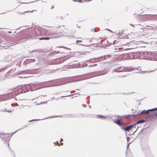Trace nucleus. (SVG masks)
<instances>
[{
  "instance_id": "5",
  "label": "nucleus",
  "mask_w": 157,
  "mask_h": 157,
  "mask_svg": "<svg viewBox=\"0 0 157 157\" xmlns=\"http://www.w3.org/2000/svg\"><path fill=\"white\" fill-rule=\"evenodd\" d=\"M132 127V125L127 126L124 128V130L126 131H128Z\"/></svg>"
},
{
  "instance_id": "3",
  "label": "nucleus",
  "mask_w": 157,
  "mask_h": 157,
  "mask_svg": "<svg viewBox=\"0 0 157 157\" xmlns=\"http://www.w3.org/2000/svg\"><path fill=\"white\" fill-rule=\"evenodd\" d=\"M157 110V108L153 109H149L148 110L145 111L144 110L141 113V114H148L149 113V111H155Z\"/></svg>"
},
{
  "instance_id": "12",
  "label": "nucleus",
  "mask_w": 157,
  "mask_h": 157,
  "mask_svg": "<svg viewBox=\"0 0 157 157\" xmlns=\"http://www.w3.org/2000/svg\"><path fill=\"white\" fill-rule=\"evenodd\" d=\"M77 1L79 2H82V0H77Z\"/></svg>"
},
{
  "instance_id": "17",
  "label": "nucleus",
  "mask_w": 157,
  "mask_h": 157,
  "mask_svg": "<svg viewBox=\"0 0 157 157\" xmlns=\"http://www.w3.org/2000/svg\"><path fill=\"white\" fill-rule=\"evenodd\" d=\"M127 139H129V137H127Z\"/></svg>"
},
{
  "instance_id": "1",
  "label": "nucleus",
  "mask_w": 157,
  "mask_h": 157,
  "mask_svg": "<svg viewBox=\"0 0 157 157\" xmlns=\"http://www.w3.org/2000/svg\"><path fill=\"white\" fill-rule=\"evenodd\" d=\"M35 86L33 84L24 85L16 89L12 92V93L14 94L13 96H15L18 94L26 92L29 91H33L36 89Z\"/></svg>"
},
{
  "instance_id": "16",
  "label": "nucleus",
  "mask_w": 157,
  "mask_h": 157,
  "mask_svg": "<svg viewBox=\"0 0 157 157\" xmlns=\"http://www.w3.org/2000/svg\"><path fill=\"white\" fill-rule=\"evenodd\" d=\"M127 139H129V137H127Z\"/></svg>"
},
{
  "instance_id": "18",
  "label": "nucleus",
  "mask_w": 157,
  "mask_h": 157,
  "mask_svg": "<svg viewBox=\"0 0 157 157\" xmlns=\"http://www.w3.org/2000/svg\"><path fill=\"white\" fill-rule=\"evenodd\" d=\"M34 121V120H31V121H29V122H30V121Z\"/></svg>"
},
{
  "instance_id": "4",
  "label": "nucleus",
  "mask_w": 157,
  "mask_h": 157,
  "mask_svg": "<svg viewBox=\"0 0 157 157\" xmlns=\"http://www.w3.org/2000/svg\"><path fill=\"white\" fill-rule=\"evenodd\" d=\"M115 122L119 126H121L122 125L120 119H117L116 121H115Z\"/></svg>"
},
{
  "instance_id": "21",
  "label": "nucleus",
  "mask_w": 157,
  "mask_h": 157,
  "mask_svg": "<svg viewBox=\"0 0 157 157\" xmlns=\"http://www.w3.org/2000/svg\"><path fill=\"white\" fill-rule=\"evenodd\" d=\"M156 117H157V113L156 114Z\"/></svg>"
},
{
  "instance_id": "11",
  "label": "nucleus",
  "mask_w": 157,
  "mask_h": 157,
  "mask_svg": "<svg viewBox=\"0 0 157 157\" xmlns=\"http://www.w3.org/2000/svg\"><path fill=\"white\" fill-rule=\"evenodd\" d=\"M45 40H47L49 39L50 38L48 37H45Z\"/></svg>"
},
{
  "instance_id": "2",
  "label": "nucleus",
  "mask_w": 157,
  "mask_h": 157,
  "mask_svg": "<svg viewBox=\"0 0 157 157\" xmlns=\"http://www.w3.org/2000/svg\"><path fill=\"white\" fill-rule=\"evenodd\" d=\"M34 85L35 86V89H36L35 90L38 89L44 88L45 87L43 84L42 83L35 84Z\"/></svg>"
},
{
  "instance_id": "9",
  "label": "nucleus",
  "mask_w": 157,
  "mask_h": 157,
  "mask_svg": "<svg viewBox=\"0 0 157 157\" xmlns=\"http://www.w3.org/2000/svg\"><path fill=\"white\" fill-rule=\"evenodd\" d=\"M82 40H77L76 41V43H78V42H82Z\"/></svg>"
},
{
  "instance_id": "10",
  "label": "nucleus",
  "mask_w": 157,
  "mask_h": 157,
  "mask_svg": "<svg viewBox=\"0 0 157 157\" xmlns=\"http://www.w3.org/2000/svg\"><path fill=\"white\" fill-rule=\"evenodd\" d=\"M91 0H84V1L85 2H88L90 1Z\"/></svg>"
},
{
  "instance_id": "7",
  "label": "nucleus",
  "mask_w": 157,
  "mask_h": 157,
  "mask_svg": "<svg viewBox=\"0 0 157 157\" xmlns=\"http://www.w3.org/2000/svg\"><path fill=\"white\" fill-rule=\"evenodd\" d=\"M144 120H140V121H137L136 123V124H139V123H143L144 122Z\"/></svg>"
},
{
  "instance_id": "6",
  "label": "nucleus",
  "mask_w": 157,
  "mask_h": 157,
  "mask_svg": "<svg viewBox=\"0 0 157 157\" xmlns=\"http://www.w3.org/2000/svg\"><path fill=\"white\" fill-rule=\"evenodd\" d=\"M94 76H97L102 75L103 74H101L99 72H97L94 73Z\"/></svg>"
},
{
  "instance_id": "19",
  "label": "nucleus",
  "mask_w": 157,
  "mask_h": 157,
  "mask_svg": "<svg viewBox=\"0 0 157 157\" xmlns=\"http://www.w3.org/2000/svg\"><path fill=\"white\" fill-rule=\"evenodd\" d=\"M101 117V118H102V117H103V116H101V117Z\"/></svg>"
},
{
  "instance_id": "14",
  "label": "nucleus",
  "mask_w": 157,
  "mask_h": 157,
  "mask_svg": "<svg viewBox=\"0 0 157 157\" xmlns=\"http://www.w3.org/2000/svg\"><path fill=\"white\" fill-rule=\"evenodd\" d=\"M96 65H97V64H94V65H92V66H96Z\"/></svg>"
},
{
  "instance_id": "15",
  "label": "nucleus",
  "mask_w": 157,
  "mask_h": 157,
  "mask_svg": "<svg viewBox=\"0 0 157 157\" xmlns=\"http://www.w3.org/2000/svg\"><path fill=\"white\" fill-rule=\"evenodd\" d=\"M7 145H8V147H9V144H7Z\"/></svg>"
},
{
  "instance_id": "8",
  "label": "nucleus",
  "mask_w": 157,
  "mask_h": 157,
  "mask_svg": "<svg viewBox=\"0 0 157 157\" xmlns=\"http://www.w3.org/2000/svg\"><path fill=\"white\" fill-rule=\"evenodd\" d=\"M40 40H45V37H42L40 38Z\"/></svg>"
},
{
  "instance_id": "20",
  "label": "nucleus",
  "mask_w": 157,
  "mask_h": 157,
  "mask_svg": "<svg viewBox=\"0 0 157 157\" xmlns=\"http://www.w3.org/2000/svg\"><path fill=\"white\" fill-rule=\"evenodd\" d=\"M29 12V11H25V12Z\"/></svg>"
},
{
  "instance_id": "13",
  "label": "nucleus",
  "mask_w": 157,
  "mask_h": 157,
  "mask_svg": "<svg viewBox=\"0 0 157 157\" xmlns=\"http://www.w3.org/2000/svg\"><path fill=\"white\" fill-rule=\"evenodd\" d=\"M54 8V6H52L51 7V9H53Z\"/></svg>"
}]
</instances>
